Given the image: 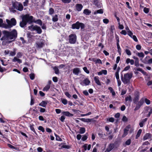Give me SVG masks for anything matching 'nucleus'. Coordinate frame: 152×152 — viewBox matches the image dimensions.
<instances>
[{
  "mask_svg": "<svg viewBox=\"0 0 152 152\" xmlns=\"http://www.w3.org/2000/svg\"><path fill=\"white\" fill-rule=\"evenodd\" d=\"M134 64L135 66L137 67L139 66V60L138 59H137L136 60H135Z\"/></svg>",
  "mask_w": 152,
  "mask_h": 152,
  "instance_id": "48",
  "label": "nucleus"
},
{
  "mask_svg": "<svg viewBox=\"0 0 152 152\" xmlns=\"http://www.w3.org/2000/svg\"><path fill=\"white\" fill-rule=\"evenodd\" d=\"M19 3L18 1H16L12 3V6L13 8L17 10L18 6V5Z\"/></svg>",
  "mask_w": 152,
  "mask_h": 152,
  "instance_id": "24",
  "label": "nucleus"
},
{
  "mask_svg": "<svg viewBox=\"0 0 152 152\" xmlns=\"http://www.w3.org/2000/svg\"><path fill=\"white\" fill-rule=\"evenodd\" d=\"M58 20V15H56L54 16H53L52 18V20L53 22H56Z\"/></svg>",
  "mask_w": 152,
  "mask_h": 152,
  "instance_id": "27",
  "label": "nucleus"
},
{
  "mask_svg": "<svg viewBox=\"0 0 152 152\" xmlns=\"http://www.w3.org/2000/svg\"><path fill=\"white\" fill-rule=\"evenodd\" d=\"M115 147V145L113 143H110L108 145L107 148L104 152H109L113 149Z\"/></svg>",
  "mask_w": 152,
  "mask_h": 152,
  "instance_id": "13",
  "label": "nucleus"
},
{
  "mask_svg": "<svg viewBox=\"0 0 152 152\" xmlns=\"http://www.w3.org/2000/svg\"><path fill=\"white\" fill-rule=\"evenodd\" d=\"M65 94L67 97L69 98L71 97V95L67 91L65 92Z\"/></svg>",
  "mask_w": 152,
  "mask_h": 152,
  "instance_id": "62",
  "label": "nucleus"
},
{
  "mask_svg": "<svg viewBox=\"0 0 152 152\" xmlns=\"http://www.w3.org/2000/svg\"><path fill=\"white\" fill-rule=\"evenodd\" d=\"M142 130L141 129H140L137 132V135L136 136V139H137L140 136V135L142 132Z\"/></svg>",
  "mask_w": 152,
  "mask_h": 152,
  "instance_id": "32",
  "label": "nucleus"
},
{
  "mask_svg": "<svg viewBox=\"0 0 152 152\" xmlns=\"http://www.w3.org/2000/svg\"><path fill=\"white\" fill-rule=\"evenodd\" d=\"M143 11L145 13H148L149 12V9L147 7H145L144 8Z\"/></svg>",
  "mask_w": 152,
  "mask_h": 152,
  "instance_id": "45",
  "label": "nucleus"
},
{
  "mask_svg": "<svg viewBox=\"0 0 152 152\" xmlns=\"http://www.w3.org/2000/svg\"><path fill=\"white\" fill-rule=\"evenodd\" d=\"M79 133L81 134L84 133L86 132V129L84 127H80L79 129Z\"/></svg>",
  "mask_w": 152,
  "mask_h": 152,
  "instance_id": "29",
  "label": "nucleus"
},
{
  "mask_svg": "<svg viewBox=\"0 0 152 152\" xmlns=\"http://www.w3.org/2000/svg\"><path fill=\"white\" fill-rule=\"evenodd\" d=\"M47 103L48 102L47 101H42V102L39 104V105L45 107H46Z\"/></svg>",
  "mask_w": 152,
  "mask_h": 152,
  "instance_id": "19",
  "label": "nucleus"
},
{
  "mask_svg": "<svg viewBox=\"0 0 152 152\" xmlns=\"http://www.w3.org/2000/svg\"><path fill=\"white\" fill-rule=\"evenodd\" d=\"M83 13L86 15H89L91 13V11L88 9H85L84 10Z\"/></svg>",
  "mask_w": 152,
  "mask_h": 152,
  "instance_id": "26",
  "label": "nucleus"
},
{
  "mask_svg": "<svg viewBox=\"0 0 152 152\" xmlns=\"http://www.w3.org/2000/svg\"><path fill=\"white\" fill-rule=\"evenodd\" d=\"M38 129L41 131L42 132H44L45 131L44 128L41 126H39L38 127Z\"/></svg>",
  "mask_w": 152,
  "mask_h": 152,
  "instance_id": "49",
  "label": "nucleus"
},
{
  "mask_svg": "<svg viewBox=\"0 0 152 152\" xmlns=\"http://www.w3.org/2000/svg\"><path fill=\"white\" fill-rule=\"evenodd\" d=\"M132 38L134 41L136 42H137L138 41V40L137 39V37L135 35H133L132 37H131Z\"/></svg>",
  "mask_w": 152,
  "mask_h": 152,
  "instance_id": "50",
  "label": "nucleus"
},
{
  "mask_svg": "<svg viewBox=\"0 0 152 152\" xmlns=\"http://www.w3.org/2000/svg\"><path fill=\"white\" fill-rule=\"evenodd\" d=\"M151 137V134L146 133L144 136L143 139L144 140H145Z\"/></svg>",
  "mask_w": 152,
  "mask_h": 152,
  "instance_id": "20",
  "label": "nucleus"
},
{
  "mask_svg": "<svg viewBox=\"0 0 152 152\" xmlns=\"http://www.w3.org/2000/svg\"><path fill=\"white\" fill-rule=\"evenodd\" d=\"M62 147L63 148H66V149H69L71 148V146L68 145H63L62 146Z\"/></svg>",
  "mask_w": 152,
  "mask_h": 152,
  "instance_id": "61",
  "label": "nucleus"
},
{
  "mask_svg": "<svg viewBox=\"0 0 152 152\" xmlns=\"http://www.w3.org/2000/svg\"><path fill=\"white\" fill-rule=\"evenodd\" d=\"M23 56V53L21 52H18L17 55V57L18 58H21Z\"/></svg>",
  "mask_w": 152,
  "mask_h": 152,
  "instance_id": "53",
  "label": "nucleus"
},
{
  "mask_svg": "<svg viewBox=\"0 0 152 152\" xmlns=\"http://www.w3.org/2000/svg\"><path fill=\"white\" fill-rule=\"evenodd\" d=\"M150 58V57L148 56H146V57L144 59L142 62L145 64V62L146 61H148V59H149Z\"/></svg>",
  "mask_w": 152,
  "mask_h": 152,
  "instance_id": "47",
  "label": "nucleus"
},
{
  "mask_svg": "<svg viewBox=\"0 0 152 152\" xmlns=\"http://www.w3.org/2000/svg\"><path fill=\"white\" fill-rule=\"evenodd\" d=\"M62 2L64 4H68L70 3L71 0H61Z\"/></svg>",
  "mask_w": 152,
  "mask_h": 152,
  "instance_id": "46",
  "label": "nucleus"
},
{
  "mask_svg": "<svg viewBox=\"0 0 152 152\" xmlns=\"http://www.w3.org/2000/svg\"><path fill=\"white\" fill-rule=\"evenodd\" d=\"M129 128L127 126L126 128L124 129V133L122 135L123 137H125L128 134V132L129 131L128 129Z\"/></svg>",
  "mask_w": 152,
  "mask_h": 152,
  "instance_id": "18",
  "label": "nucleus"
},
{
  "mask_svg": "<svg viewBox=\"0 0 152 152\" xmlns=\"http://www.w3.org/2000/svg\"><path fill=\"white\" fill-rule=\"evenodd\" d=\"M87 138L88 137L86 135H84L82 138V140L83 141H85L87 139Z\"/></svg>",
  "mask_w": 152,
  "mask_h": 152,
  "instance_id": "60",
  "label": "nucleus"
},
{
  "mask_svg": "<svg viewBox=\"0 0 152 152\" xmlns=\"http://www.w3.org/2000/svg\"><path fill=\"white\" fill-rule=\"evenodd\" d=\"M85 27V26L84 23L77 21L72 25L71 28L73 29H79L80 28L82 30L84 29Z\"/></svg>",
  "mask_w": 152,
  "mask_h": 152,
  "instance_id": "6",
  "label": "nucleus"
},
{
  "mask_svg": "<svg viewBox=\"0 0 152 152\" xmlns=\"http://www.w3.org/2000/svg\"><path fill=\"white\" fill-rule=\"evenodd\" d=\"M104 74V75H106L107 74V71L106 70H102L101 71L97 72V74L99 75H100Z\"/></svg>",
  "mask_w": 152,
  "mask_h": 152,
  "instance_id": "22",
  "label": "nucleus"
},
{
  "mask_svg": "<svg viewBox=\"0 0 152 152\" xmlns=\"http://www.w3.org/2000/svg\"><path fill=\"white\" fill-rule=\"evenodd\" d=\"M125 52L126 54L128 56H130L131 55V53L130 51L128 49H126L125 50Z\"/></svg>",
  "mask_w": 152,
  "mask_h": 152,
  "instance_id": "44",
  "label": "nucleus"
},
{
  "mask_svg": "<svg viewBox=\"0 0 152 152\" xmlns=\"http://www.w3.org/2000/svg\"><path fill=\"white\" fill-rule=\"evenodd\" d=\"M83 69L84 71L86 72V73L88 74L90 73L88 69L86 67H84L83 68Z\"/></svg>",
  "mask_w": 152,
  "mask_h": 152,
  "instance_id": "43",
  "label": "nucleus"
},
{
  "mask_svg": "<svg viewBox=\"0 0 152 152\" xmlns=\"http://www.w3.org/2000/svg\"><path fill=\"white\" fill-rule=\"evenodd\" d=\"M125 100L126 102H127V101H128L130 102H131L132 101V97L131 96H129L126 97L125 98Z\"/></svg>",
  "mask_w": 152,
  "mask_h": 152,
  "instance_id": "30",
  "label": "nucleus"
},
{
  "mask_svg": "<svg viewBox=\"0 0 152 152\" xmlns=\"http://www.w3.org/2000/svg\"><path fill=\"white\" fill-rule=\"evenodd\" d=\"M117 46L118 49V52L119 53L120 55H121V49L120 48L119 44H117Z\"/></svg>",
  "mask_w": 152,
  "mask_h": 152,
  "instance_id": "35",
  "label": "nucleus"
},
{
  "mask_svg": "<svg viewBox=\"0 0 152 152\" xmlns=\"http://www.w3.org/2000/svg\"><path fill=\"white\" fill-rule=\"evenodd\" d=\"M54 12V10L52 8H50L49 10V14L50 15H53Z\"/></svg>",
  "mask_w": 152,
  "mask_h": 152,
  "instance_id": "34",
  "label": "nucleus"
},
{
  "mask_svg": "<svg viewBox=\"0 0 152 152\" xmlns=\"http://www.w3.org/2000/svg\"><path fill=\"white\" fill-rule=\"evenodd\" d=\"M145 102V103L148 105L150 103V100L147 99H144L143 98H142L138 102V104L137 106H136L134 109V111H137L141 107L143 104L144 102Z\"/></svg>",
  "mask_w": 152,
  "mask_h": 152,
  "instance_id": "4",
  "label": "nucleus"
},
{
  "mask_svg": "<svg viewBox=\"0 0 152 152\" xmlns=\"http://www.w3.org/2000/svg\"><path fill=\"white\" fill-rule=\"evenodd\" d=\"M30 17H31V23L34 22L38 24L39 25L42 26V20L40 19H38L36 20L34 19L33 17L32 16H30Z\"/></svg>",
  "mask_w": 152,
  "mask_h": 152,
  "instance_id": "12",
  "label": "nucleus"
},
{
  "mask_svg": "<svg viewBox=\"0 0 152 152\" xmlns=\"http://www.w3.org/2000/svg\"><path fill=\"white\" fill-rule=\"evenodd\" d=\"M131 142V140L130 139H129L126 140L125 142V144L126 145H129L130 144Z\"/></svg>",
  "mask_w": 152,
  "mask_h": 152,
  "instance_id": "51",
  "label": "nucleus"
},
{
  "mask_svg": "<svg viewBox=\"0 0 152 152\" xmlns=\"http://www.w3.org/2000/svg\"><path fill=\"white\" fill-rule=\"evenodd\" d=\"M14 51H11V52L10 53V56H14L16 54V49H14Z\"/></svg>",
  "mask_w": 152,
  "mask_h": 152,
  "instance_id": "38",
  "label": "nucleus"
},
{
  "mask_svg": "<svg viewBox=\"0 0 152 152\" xmlns=\"http://www.w3.org/2000/svg\"><path fill=\"white\" fill-rule=\"evenodd\" d=\"M53 69L55 71V73L56 74H59V70L58 69V68L56 66H55L53 68Z\"/></svg>",
  "mask_w": 152,
  "mask_h": 152,
  "instance_id": "33",
  "label": "nucleus"
},
{
  "mask_svg": "<svg viewBox=\"0 0 152 152\" xmlns=\"http://www.w3.org/2000/svg\"><path fill=\"white\" fill-rule=\"evenodd\" d=\"M145 64H150L152 63V58L148 59V61L145 62Z\"/></svg>",
  "mask_w": 152,
  "mask_h": 152,
  "instance_id": "42",
  "label": "nucleus"
},
{
  "mask_svg": "<svg viewBox=\"0 0 152 152\" xmlns=\"http://www.w3.org/2000/svg\"><path fill=\"white\" fill-rule=\"evenodd\" d=\"M83 6L81 4H76L75 8L78 11H80L81 10Z\"/></svg>",
  "mask_w": 152,
  "mask_h": 152,
  "instance_id": "17",
  "label": "nucleus"
},
{
  "mask_svg": "<svg viewBox=\"0 0 152 152\" xmlns=\"http://www.w3.org/2000/svg\"><path fill=\"white\" fill-rule=\"evenodd\" d=\"M6 21L7 24H3V26L6 28H10L13 26H15L17 23L16 20L15 18H12L10 20L7 19Z\"/></svg>",
  "mask_w": 152,
  "mask_h": 152,
  "instance_id": "5",
  "label": "nucleus"
},
{
  "mask_svg": "<svg viewBox=\"0 0 152 152\" xmlns=\"http://www.w3.org/2000/svg\"><path fill=\"white\" fill-rule=\"evenodd\" d=\"M32 36L31 32H28L27 34V36L28 38H31L32 37Z\"/></svg>",
  "mask_w": 152,
  "mask_h": 152,
  "instance_id": "55",
  "label": "nucleus"
},
{
  "mask_svg": "<svg viewBox=\"0 0 152 152\" xmlns=\"http://www.w3.org/2000/svg\"><path fill=\"white\" fill-rule=\"evenodd\" d=\"M137 71H139L142 74H143L144 75H146L147 74V73L145 72L144 70L140 68H137Z\"/></svg>",
  "mask_w": 152,
  "mask_h": 152,
  "instance_id": "31",
  "label": "nucleus"
},
{
  "mask_svg": "<svg viewBox=\"0 0 152 152\" xmlns=\"http://www.w3.org/2000/svg\"><path fill=\"white\" fill-rule=\"evenodd\" d=\"M115 37L117 41V44H119V36L115 34Z\"/></svg>",
  "mask_w": 152,
  "mask_h": 152,
  "instance_id": "54",
  "label": "nucleus"
},
{
  "mask_svg": "<svg viewBox=\"0 0 152 152\" xmlns=\"http://www.w3.org/2000/svg\"><path fill=\"white\" fill-rule=\"evenodd\" d=\"M31 18L28 14L23 15L22 18V20L20 23V26L21 28H23L26 26L27 23L31 24Z\"/></svg>",
  "mask_w": 152,
  "mask_h": 152,
  "instance_id": "2",
  "label": "nucleus"
},
{
  "mask_svg": "<svg viewBox=\"0 0 152 152\" xmlns=\"http://www.w3.org/2000/svg\"><path fill=\"white\" fill-rule=\"evenodd\" d=\"M133 75V73L132 72L125 74L124 77L121 74V79L124 84H126L130 83V80L132 77Z\"/></svg>",
  "mask_w": 152,
  "mask_h": 152,
  "instance_id": "3",
  "label": "nucleus"
},
{
  "mask_svg": "<svg viewBox=\"0 0 152 152\" xmlns=\"http://www.w3.org/2000/svg\"><path fill=\"white\" fill-rule=\"evenodd\" d=\"M2 33L3 36L0 39L1 41L8 39L15 40L17 37L18 32L15 29H13L10 31L4 30Z\"/></svg>",
  "mask_w": 152,
  "mask_h": 152,
  "instance_id": "1",
  "label": "nucleus"
},
{
  "mask_svg": "<svg viewBox=\"0 0 152 152\" xmlns=\"http://www.w3.org/2000/svg\"><path fill=\"white\" fill-rule=\"evenodd\" d=\"M62 114L68 117H72L73 114L70 113L69 111H63Z\"/></svg>",
  "mask_w": 152,
  "mask_h": 152,
  "instance_id": "16",
  "label": "nucleus"
},
{
  "mask_svg": "<svg viewBox=\"0 0 152 152\" xmlns=\"http://www.w3.org/2000/svg\"><path fill=\"white\" fill-rule=\"evenodd\" d=\"M55 135L56 137V140L58 141H62V139L61 138H60L59 136L57 134H56L55 133Z\"/></svg>",
  "mask_w": 152,
  "mask_h": 152,
  "instance_id": "36",
  "label": "nucleus"
},
{
  "mask_svg": "<svg viewBox=\"0 0 152 152\" xmlns=\"http://www.w3.org/2000/svg\"><path fill=\"white\" fill-rule=\"evenodd\" d=\"M28 0H25V1L23 2V5L24 6H28Z\"/></svg>",
  "mask_w": 152,
  "mask_h": 152,
  "instance_id": "57",
  "label": "nucleus"
},
{
  "mask_svg": "<svg viewBox=\"0 0 152 152\" xmlns=\"http://www.w3.org/2000/svg\"><path fill=\"white\" fill-rule=\"evenodd\" d=\"M29 76L31 80H33L35 78V75L34 73H31L29 74Z\"/></svg>",
  "mask_w": 152,
  "mask_h": 152,
  "instance_id": "40",
  "label": "nucleus"
},
{
  "mask_svg": "<svg viewBox=\"0 0 152 152\" xmlns=\"http://www.w3.org/2000/svg\"><path fill=\"white\" fill-rule=\"evenodd\" d=\"M108 89L110 91V92L112 94L113 96H115V93L112 88L110 87L108 88Z\"/></svg>",
  "mask_w": 152,
  "mask_h": 152,
  "instance_id": "25",
  "label": "nucleus"
},
{
  "mask_svg": "<svg viewBox=\"0 0 152 152\" xmlns=\"http://www.w3.org/2000/svg\"><path fill=\"white\" fill-rule=\"evenodd\" d=\"M123 121L126 122L128 121V118L125 116H124L122 119Z\"/></svg>",
  "mask_w": 152,
  "mask_h": 152,
  "instance_id": "52",
  "label": "nucleus"
},
{
  "mask_svg": "<svg viewBox=\"0 0 152 152\" xmlns=\"http://www.w3.org/2000/svg\"><path fill=\"white\" fill-rule=\"evenodd\" d=\"M96 64H102V61L99 59H96Z\"/></svg>",
  "mask_w": 152,
  "mask_h": 152,
  "instance_id": "58",
  "label": "nucleus"
},
{
  "mask_svg": "<svg viewBox=\"0 0 152 152\" xmlns=\"http://www.w3.org/2000/svg\"><path fill=\"white\" fill-rule=\"evenodd\" d=\"M94 80L95 83L99 86H101V84L99 79V77L98 76H96L94 77Z\"/></svg>",
  "mask_w": 152,
  "mask_h": 152,
  "instance_id": "15",
  "label": "nucleus"
},
{
  "mask_svg": "<svg viewBox=\"0 0 152 152\" xmlns=\"http://www.w3.org/2000/svg\"><path fill=\"white\" fill-rule=\"evenodd\" d=\"M69 42L71 44H75L77 40V36L75 34H71L69 36Z\"/></svg>",
  "mask_w": 152,
  "mask_h": 152,
  "instance_id": "9",
  "label": "nucleus"
},
{
  "mask_svg": "<svg viewBox=\"0 0 152 152\" xmlns=\"http://www.w3.org/2000/svg\"><path fill=\"white\" fill-rule=\"evenodd\" d=\"M137 55L139 57H142V58H143L144 56V55L142 52L138 53Z\"/></svg>",
  "mask_w": 152,
  "mask_h": 152,
  "instance_id": "39",
  "label": "nucleus"
},
{
  "mask_svg": "<svg viewBox=\"0 0 152 152\" xmlns=\"http://www.w3.org/2000/svg\"><path fill=\"white\" fill-rule=\"evenodd\" d=\"M44 42L42 40L37 41L35 44V46L36 49H39L42 48L45 46Z\"/></svg>",
  "mask_w": 152,
  "mask_h": 152,
  "instance_id": "10",
  "label": "nucleus"
},
{
  "mask_svg": "<svg viewBox=\"0 0 152 152\" xmlns=\"http://www.w3.org/2000/svg\"><path fill=\"white\" fill-rule=\"evenodd\" d=\"M65 117L64 115H62L61 116L60 118V120L62 122H63L64 121V120L65 119Z\"/></svg>",
  "mask_w": 152,
  "mask_h": 152,
  "instance_id": "63",
  "label": "nucleus"
},
{
  "mask_svg": "<svg viewBox=\"0 0 152 152\" xmlns=\"http://www.w3.org/2000/svg\"><path fill=\"white\" fill-rule=\"evenodd\" d=\"M140 97V94L139 92L136 91L134 93V98L133 99V102L137 106Z\"/></svg>",
  "mask_w": 152,
  "mask_h": 152,
  "instance_id": "8",
  "label": "nucleus"
},
{
  "mask_svg": "<svg viewBox=\"0 0 152 152\" xmlns=\"http://www.w3.org/2000/svg\"><path fill=\"white\" fill-rule=\"evenodd\" d=\"M28 28L31 31H36L38 34H41L42 32L40 27L37 25L34 26L33 25H31L28 26Z\"/></svg>",
  "mask_w": 152,
  "mask_h": 152,
  "instance_id": "7",
  "label": "nucleus"
},
{
  "mask_svg": "<svg viewBox=\"0 0 152 152\" xmlns=\"http://www.w3.org/2000/svg\"><path fill=\"white\" fill-rule=\"evenodd\" d=\"M34 125L33 124H30L29 127L30 128V129L36 135H37V134L34 128Z\"/></svg>",
  "mask_w": 152,
  "mask_h": 152,
  "instance_id": "21",
  "label": "nucleus"
},
{
  "mask_svg": "<svg viewBox=\"0 0 152 152\" xmlns=\"http://www.w3.org/2000/svg\"><path fill=\"white\" fill-rule=\"evenodd\" d=\"M23 7L22 4L21 3H19L17 10L18 11H21L23 10Z\"/></svg>",
  "mask_w": 152,
  "mask_h": 152,
  "instance_id": "23",
  "label": "nucleus"
},
{
  "mask_svg": "<svg viewBox=\"0 0 152 152\" xmlns=\"http://www.w3.org/2000/svg\"><path fill=\"white\" fill-rule=\"evenodd\" d=\"M50 88V86L47 85L44 88L43 90V91H47Z\"/></svg>",
  "mask_w": 152,
  "mask_h": 152,
  "instance_id": "37",
  "label": "nucleus"
},
{
  "mask_svg": "<svg viewBox=\"0 0 152 152\" xmlns=\"http://www.w3.org/2000/svg\"><path fill=\"white\" fill-rule=\"evenodd\" d=\"M91 83L90 81L88 78H85L80 83V84L83 86H88Z\"/></svg>",
  "mask_w": 152,
  "mask_h": 152,
  "instance_id": "11",
  "label": "nucleus"
},
{
  "mask_svg": "<svg viewBox=\"0 0 152 152\" xmlns=\"http://www.w3.org/2000/svg\"><path fill=\"white\" fill-rule=\"evenodd\" d=\"M62 102L64 105H66L67 103V101L66 99H63L62 100Z\"/></svg>",
  "mask_w": 152,
  "mask_h": 152,
  "instance_id": "59",
  "label": "nucleus"
},
{
  "mask_svg": "<svg viewBox=\"0 0 152 152\" xmlns=\"http://www.w3.org/2000/svg\"><path fill=\"white\" fill-rule=\"evenodd\" d=\"M103 13V10L101 9L98 10L94 12V14H102Z\"/></svg>",
  "mask_w": 152,
  "mask_h": 152,
  "instance_id": "28",
  "label": "nucleus"
},
{
  "mask_svg": "<svg viewBox=\"0 0 152 152\" xmlns=\"http://www.w3.org/2000/svg\"><path fill=\"white\" fill-rule=\"evenodd\" d=\"M103 22L104 23L107 24L109 22V20L107 18H105L103 20Z\"/></svg>",
  "mask_w": 152,
  "mask_h": 152,
  "instance_id": "64",
  "label": "nucleus"
},
{
  "mask_svg": "<svg viewBox=\"0 0 152 152\" xmlns=\"http://www.w3.org/2000/svg\"><path fill=\"white\" fill-rule=\"evenodd\" d=\"M107 121L111 122H113L114 121V119L113 117H110L107 119Z\"/></svg>",
  "mask_w": 152,
  "mask_h": 152,
  "instance_id": "41",
  "label": "nucleus"
},
{
  "mask_svg": "<svg viewBox=\"0 0 152 152\" xmlns=\"http://www.w3.org/2000/svg\"><path fill=\"white\" fill-rule=\"evenodd\" d=\"M94 4H95V6H98L99 5V1L98 0H94L93 1Z\"/></svg>",
  "mask_w": 152,
  "mask_h": 152,
  "instance_id": "56",
  "label": "nucleus"
},
{
  "mask_svg": "<svg viewBox=\"0 0 152 152\" xmlns=\"http://www.w3.org/2000/svg\"><path fill=\"white\" fill-rule=\"evenodd\" d=\"M81 72L80 69L78 68H75L73 69V73L75 75H78Z\"/></svg>",
  "mask_w": 152,
  "mask_h": 152,
  "instance_id": "14",
  "label": "nucleus"
}]
</instances>
